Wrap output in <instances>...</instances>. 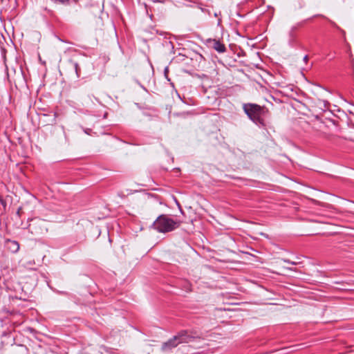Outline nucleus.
Here are the masks:
<instances>
[{
	"label": "nucleus",
	"instance_id": "7",
	"mask_svg": "<svg viewBox=\"0 0 354 354\" xmlns=\"http://www.w3.org/2000/svg\"><path fill=\"white\" fill-rule=\"evenodd\" d=\"M10 243L13 245L12 246V251L14 252H17L19 250V244L18 242L15 241H10Z\"/></svg>",
	"mask_w": 354,
	"mask_h": 354
},
{
	"label": "nucleus",
	"instance_id": "13",
	"mask_svg": "<svg viewBox=\"0 0 354 354\" xmlns=\"http://www.w3.org/2000/svg\"><path fill=\"white\" fill-rule=\"evenodd\" d=\"M244 56L247 57H248V55H247V53L245 52Z\"/></svg>",
	"mask_w": 354,
	"mask_h": 354
},
{
	"label": "nucleus",
	"instance_id": "3",
	"mask_svg": "<svg viewBox=\"0 0 354 354\" xmlns=\"http://www.w3.org/2000/svg\"><path fill=\"white\" fill-rule=\"evenodd\" d=\"M180 223V221L174 220L167 215L161 214L153 223L152 227L158 232L166 233L176 230Z\"/></svg>",
	"mask_w": 354,
	"mask_h": 354
},
{
	"label": "nucleus",
	"instance_id": "4",
	"mask_svg": "<svg viewBox=\"0 0 354 354\" xmlns=\"http://www.w3.org/2000/svg\"><path fill=\"white\" fill-rule=\"evenodd\" d=\"M250 27L247 26L245 27V38L247 37L250 42H247V45L250 47V53L251 56H253L252 59H249L248 57L245 60V67L248 68H258L261 63V58L259 57V52H252V48L255 47L257 45V42H254V40L257 38V36L254 37H250L248 36L250 32Z\"/></svg>",
	"mask_w": 354,
	"mask_h": 354
},
{
	"label": "nucleus",
	"instance_id": "9",
	"mask_svg": "<svg viewBox=\"0 0 354 354\" xmlns=\"http://www.w3.org/2000/svg\"><path fill=\"white\" fill-rule=\"evenodd\" d=\"M282 260H283L284 262L288 263H289V264H291V265H296V263H295V262H294V261H290L289 259H283Z\"/></svg>",
	"mask_w": 354,
	"mask_h": 354
},
{
	"label": "nucleus",
	"instance_id": "2",
	"mask_svg": "<svg viewBox=\"0 0 354 354\" xmlns=\"http://www.w3.org/2000/svg\"><path fill=\"white\" fill-rule=\"evenodd\" d=\"M196 337H198V335L195 333L189 334L187 330H181L173 338L165 342L162 346V350L163 351H171L180 344L192 342Z\"/></svg>",
	"mask_w": 354,
	"mask_h": 354
},
{
	"label": "nucleus",
	"instance_id": "8",
	"mask_svg": "<svg viewBox=\"0 0 354 354\" xmlns=\"http://www.w3.org/2000/svg\"><path fill=\"white\" fill-rule=\"evenodd\" d=\"M304 22L305 21L301 22V23L298 24L297 26H292V28H291V32H293V31L296 30L297 27L299 26H302L304 24Z\"/></svg>",
	"mask_w": 354,
	"mask_h": 354
},
{
	"label": "nucleus",
	"instance_id": "14",
	"mask_svg": "<svg viewBox=\"0 0 354 354\" xmlns=\"http://www.w3.org/2000/svg\"><path fill=\"white\" fill-rule=\"evenodd\" d=\"M330 122H331L332 124H335V122L333 120H330Z\"/></svg>",
	"mask_w": 354,
	"mask_h": 354
},
{
	"label": "nucleus",
	"instance_id": "15",
	"mask_svg": "<svg viewBox=\"0 0 354 354\" xmlns=\"http://www.w3.org/2000/svg\"><path fill=\"white\" fill-rule=\"evenodd\" d=\"M85 133H88V131L85 130Z\"/></svg>",
	"mask_w": 354,
	"mask_h": 354
},
{
	"label": "nucleus",
	"instance_id": "10",
	"mask_svg": "<svg viewBox=\"0 0 354 354\" xmlns=\"http://www.w3.org/2000/svg\"><path fill=\"white\" fill-rule=\"evenodd\" d=\"M73 65H74L76 73L77 74V73H78L77 71H78V68H79L78 64L75 62V63H74Z\"/></svg>",
	"mask_w": 354,
	"mask_h": 354
},
{
	"label": "nucleus",
	"instance_id": "1",
	"mask_svg": "<svg viewBox=\"0 0 354 354\" xmlns=\"http://www.w3.org/2000/svg\"><path fill=\"white\" fill-rule=\"evenodd\" d=\"M269 111L265 106L255 103H245V113L259 127H265V117Z\"/></svg>",
	"mask_w": 354,
	"mask_h": 354
},
{
	"label": "nucleus",
	"instance_id": "12",
	"mask_svg": "<svg viewBox=\"0 0 354 354\" xmlns=\"http://www.w3.org/2000/svg\"><path fill=\"white\" fill-rule=\"evenodd\" d=\"M308 55H305L304 57V61L306 62L308 61Z\"/></svg>",
	"mask_w": 354,
	"mask_h": 354
},
{
	"label": "nucleus",
	"instance_id": "5",
	"mask_svg": "<svg viewBox=\"0 0 354 354\" xmlns=\"http://www.w3.org/2000/svg\"><path fill=\"white\" fill-rule=\"evenodd\" d=\"M249 250H252L258 253L257 250H253L250 247H245V264L252 265L257 267L259 264L263 263L261 257L255 255L254 254H252Z\"/></svg>",
	"mask_w": 354,
	"mask_h": 354
},
{
	"label": "nucleus",
	"instance_id": "11",
	"mask_svg": "<svg viewBox=\"0 0 354 354\" xmlns=\"http://www.w3.org/2000/svg\"><path fill=\"white\" fill-rule=\"evenodd\" d=\"M0 203H1L2 205H3V206H6V201H5L3 199H2L1 197H0Z\"/></svg>",
	"mask_w": 354,
	"mask_h": 354
},
{
	"label": "nucleus",
	"instance_id": "6",
	"mask_svg": "<svg viewBox=\"0 0 354 354\" xmlns=\"http://www.w3.org/2000/svg\"><path fill=\"white\" fill-rule=\"evenodd\" d=\"M207 44L218 53H224L226 50L225 45L219 40L209 39Z\"/></svg>",
	"mask_w": 354,
	"mask_h": 354
},
{
	"label": "nucleus",
	"instance_id": "16",
	"mask_svg": "<svg viewBox=\"0 0 354 354\" xmlns=\"http://www.w3.org/2000/svg\"><path fill=\"white\" fill-rule=\"evenodd\" d=\"M245 1H246L247 3H248L249 0H245Z\"/></svg>",
	"mask_w": 354,
	"mask_h": 354
}]
</instances>
